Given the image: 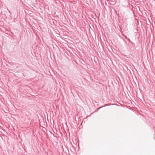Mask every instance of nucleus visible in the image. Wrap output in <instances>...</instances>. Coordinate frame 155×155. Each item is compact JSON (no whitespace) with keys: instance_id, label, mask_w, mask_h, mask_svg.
I'll return each instance as SVG.
<instances>
[{"instance_id":"nucleus-1","label":"nucleus","mask_w":155,"mask_h":155,"mask_svg":"<svg viewBox=\"0 0 155 155\" xmlns=\"http://www.w3.org/2000/svg\"><path fill=\"white\" fill-rule=\"evenodd\" d=\"M129 47L131 50H134L135 48V44L132 42L129 43Z\"/></svg>"},{"instance_id":"nucleus-2","label":"nucleus","mask_w":155,"mask_h":155,"mask_svg":"<svg viewBox=\"0 0 155 155\" xmlns=\"http://www.w3.org/2000/svg\"><path fill=\"white\" fill-rule=\"evenodd\" d=\"M127 40L129 41V43H131V42H132V41H131L130 40V39L128 38H127Z\"/></svg>"},{"instance_id":"nucleus-3","label":"nucleus","mask_w":155,"mask_h":155,"mask_svg":"<svg viewBox=\"0 0 155 155\" xmlns=\"http://www.w3.org/2000/svg\"><path fill=\"white\" fill-rule=\"evenodd\" d=\"M123 35L124 37L126 39H127V38H127V37L125 35Z\"/></svg>"}]
</instances>
